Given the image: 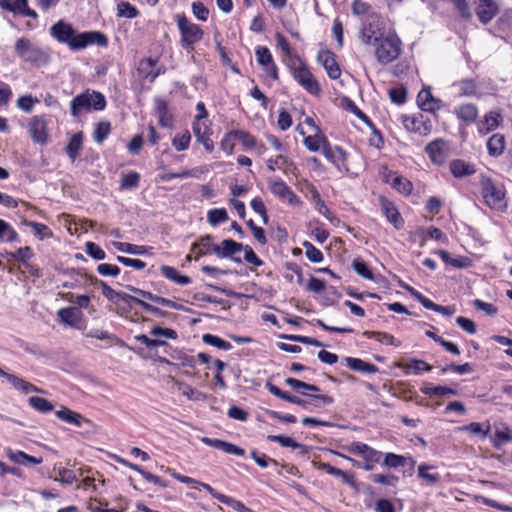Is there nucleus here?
Returning <instances> with one entry per match:
<instances>
[{
  "mask_svg": "<svg viewBox=\"0 0 512 512\" xmlns=\"http://www.w3.org/2000/svg\"><path fill=\"white\" fill-rule=\"evenodd\" d=\"M29 405L40 413H49L53 410V404L45 398L33 396L28 399Z\"/></svg>",
  "mask_w": 512,
  "mask_h": 512,
  "instance_id": "56",
  "label": "nucleus"
},
{
  "mask_svg": "<svg viewBox=\"0 0 512 512\" xmlns=\"http://www.w3.org/2000/svg\"><path fill=\"white\" fill-rule=\"evenodd\" d=\"M312 202L314 204V208L318 213L323 215L327 220H329L332 224L339 223V219L331 212V210L327 207L325 202L322 200L320 194L317 191L312 193Z\"/></svg>",
  "mask_w": 512,
  "mask_h": 512,
  "instance_id": "34",
  "label": "nucleus"
},
{
  "mask_svg": "<svg viewBox=\"0 0 512 512\" xmlns=\"http://www.w3.org/2000/svg\"><path fill=\"white\" fill-rule=\"evenodd\" d=\"M161 274L168 280L172 281L177 285H189L192 281L191 278L186 275H181L179 271L168 265H162L160 267Z\"/></svg>",
  "mask_w": 512,
  "mask_h": 512,
  "instance_id": "30",
  "label": "nucleus"
},
{
  "mask_svg": "<svg viewBox=\"0 0 512 512\" xmlns=\"http://www.w3.org/2000/svg\"><path fill=\"white\" fill-rule=\"evenodd\" d=\"M455 115L467 124L475 122L478 117V109L474 104H462L454 109Z\"/></svg>",
  "mask_w": 512,
  "mask_h": 512,
  "instance_id": "29",
  "label": "nucleus"
},
{
  "mask_svg": "<svg viewBox=\"0 0 512 512\" xmlns=\"http://www.w3.org/2000/svg\"><path fill=\"white\" fill-rule=\"evenodd\" d=\"M117 15L119 17L133 19L137 17L138 10L129 2L122 1L117 5Z\"/></svg>",
  "mask_w": 512,
  "mask_h": 512,
  "instance_id": "61",
  "label": "nucleus"
},
{
  "mask_svg": "<svg viewBox=\"0 0 512 512\" xmlns=\"http://www.w3.org/2000/svg\"><path fill=\"white\" fill-rule=\"evenodd\" d=\"M54 471L57 472V475L54 477V480L61 482L63 484H72L77 480L78 476L84 475V471L82 468H79L77 471H74L66 467L55 466Z\"/></svg>",
  "mask_w": 512,
  "mask_h": 512,
  "instance_id": "27",
  "label": "nucleus"
},
{
  "mask_svg": "<svg viewBox=\"0 0 512 512\" xmlns=\"http://www.w3.org/2000/svg\"><path fill=\"white\" fill-rule=\"evenodd\" d=\"M237 130H231L224 134L220 141V149L227 155H232L236 145Z\"/></svg>",
  "mask_w": 512,
  "mask_h": 512,
  "instance_id": "48",
  "label": "nucleus"
},
{
  "mask_svg": "<svg viewBox=\"0 0 512 512\" xmlns=\"http://www.w3.org/2000/svg\"><path fill=\"white\" fill-rule=\"evenodd\" d=\"M367 339H373L381 344L399 347L401 345L400 340L396 339L393 335L386 332L379 331H365L363 333Z\"/></svg>",
  "mask_w": 512,
  "mask_h": 512,
  "instance_id": "37",
  "label": "nucleus"
},
{
  "mask_svg": "<svg viewBox=\"0 0 512 512\" xmlns=\"http://www.w3.org/2000/svg\"><path fill=\"white\" fill-rule=\"evenodd\" d=\"M106 107V99L104 95L97 91L86 90L85 92L74 97L70 103L71 115L78 117L82 113L92 110L101 111Z\"/></svg>",
  "mask_w": 512,
  "mask_h": 512,
  "instance_id": "4",
  "label": "nucleus"
},
{
  "mask_svg": "<svg viewBox=\"0 0 512 512\" xmlns=\"http://www.w3.org/2000/svg\"><path fill=\"white\" fill-rule=\"evenodd\" d=\"M38 103V98L33 97L32 95H23L18 98L16 106L23 112L30 113L33 110L34 106Z\"/></svg>",
  "mask_w": 512,
  "mask_h": 512,
  "instance_id": "60",
  "label": "nucleus"
},
{
  "mask_svg": "<svg viewBox=\"0 0 512 512\" xmlns=\"http://www.w3.org/2000/svg\"><path fill=\"white\" fill-rule=\"evenodd\" d=\"M380 34L371 24H364L360 31V39L364 44L374 45L378 38H380Z\"/></svg>",
  "mask_w": 512,
  "mask_h": 512,
  "instance_id": "52",
  "label": "nucleus"
},
{
  "mask_svg": "<svg viewBox=\"0 0 512 512\" xmlns=\"http://www.w3.org/2000/svg\"><path fill=\"white\" fill-rule=\"evenodd\" d=\"M318 469L326 472L329 475H333L335 477H339L346 484H349V485H353L354 484V480H353V476L352 475L348 474L347 472H345V471H343L341 469H338V468L330 465L329 463H324V462L320 463L318 465Z\"/></svg>",
  "mask_w": 512,
  "mask_h": 512,
  "instance_id": "41",
  "label": "nucleus"
},
{
  "mask_svg": "<svg viewBox=\"0 0 512 512\" xmlns=\"http://www.w3.org/2000/svg\"><path fill=\"white\" fill-rule=\"evenodd\" d=\"M480 188L483 201L488 207L496 211L506 209V192L502 183L483 175L480 179Z\"/></svg>",
  "mask_w": 512,
  "mask_h": 512,
  "instance_id": "3",
  "label": "nucleus"
},
{
  "mask_svg": "<svg viewBox=\"0 0 512 512\" xmlns=\"http://www.w3.org/2000/svg\"><path fill=\"white\" fill-rule=\"evenodd\" d=\"M450 171L455 177L461 178L473 174L475 169L473 165L463 160H454L450 163Z\"/></svg>",
  "mask_w": 512,
  "mask_h": 512,
  "instance_id": "43",
  "label": "nucleus"
},
{
  "mask_svg": "<svg viewBox=\"0 0 512 512\" xmlns=\"http://www.w3.org/2000/svg\"><path fill=\"white\" fill-rule=\"evenodd\" d=\"M215 247H217V244L213 242L212 236L206 235L201 237L197 242L193 243L191 250L197 251L195 260H198L204 255L214 253Z\"/></svg>",
  "mask_w": 512,
  "mask_h": 512,
  "instance_id": "25",
  "label": "nucleus"
},
{
  "mask_svg": "<svg viewBox=\"0 0 512 512\" xmlns=\"http://www.w3.org/2000/svg\"><path fill=\"white\" fill-rule=\"evenodd\" d=\"M322 153L328 161L333 163H338L345 160V152L343 149L340 147L332 148L329 143L324 146Z\"/></svg>",
  "mask_w": 512,
  "mask_h": 512,
  "instance_id": "54",
  "label": "nucleus"
},
{
  "mask_svg": "<svg viewBox=\"0 0 512 512\" xmlns=\"http://www.w3.org/2000/svg\"><path fill=\"white\" fill-rule=\"evenodd\" d=\"M49 118L46 115L33 116L28 123L29 135L33 142L45 145L49 140Z\"/></svg>",
  "mask_w": 512,
  "mask_h": 512,
  "instance_id": "8",
  "label": "nucleus"
},
{
  "mask_svg": "<svg viewBox=\"0 0 512 512\" xmlns=\"http://www.w3.org/2000/svg\"><path fill=\"white\" fill-rule=\"evenodd\" d=\"M402 123L407 131L417 133L421 136H427L432 131L431 121L423 116H403Z\"/></svg>",
  "mask_w": 512,
  "mask_h": 512,
  "instance_id": "11",
  "label": "nucleus"
},
{
  "mask_svg": "<svg viewBox=\"0 0 512 512\" xmlns=\"http://www.w3.org/2000/svg\"><path fill=\"white\" fill-rule=\"evenodd\" d=\"M83 144V135L81 132L75 133L69 139L65 151L72 162H74L80 154Z\"/></svg>",
  "mask_w": 512,
  "mask_h": 512,
  "instance_id": "38",
  "label": "nucleus"
},
{
  "mask_svg": "<svg viewBox=\"0 0 512 512\" xmlns=\"http://www.w3.org/2000/svg\"><path fill=\"white\" fill-rule=\"evenodd\" d=\"M255 55L259 65L274 80L278 79V69L273 60L270 50L265 46H258L255 49Z\"/></svg>",
  "mask_w": 512,
  "mask_h": 512,
  "instance_id": "13",
  "label": "nucleus"
},
{
  "mask_svg": "<svg viewBox=\"0 0 512 512\" xmlns=\"http://www.w3.org/2000/svg\"><path fill=\"white\" fill-rule=\"evenodd\" d=\"M501 115L497 112L490 111L482 121L478 123V131L481 134H487L496 129L501 122Z\"/></svg>",
  "mask_w": 512,
  "mask_h": 512,
  "instance_id": "32",
  "label": "nucleus"
},
{
  "mask_svg": "<svg viewBox=\"0 0 512 512\" xmlns=\"http://www.w3.org/2000/svg\"><path fill=\"white\" fill-rule=\"evenodd\" d=\"M406 375H419L432 370V366L421 359L411 358L398 364Z\"/></svg>",
  "mask_w": 512,
  "mask_h": 512,
  "instance_id": "20",
  "label": "nucleus"
},
{
  "mask_svg": "<svg viewBox=\"0 0 512 512\" xmlns=\"http://www.w3.org/2000/svg\"><path fill=\"white\" fill-rule=\"evenodd\" d=\"M421 392L428 396H438V397L457 394V391L452 388H449L447 386H441V385L435 386L432 384L424 385L421 388Z\"/></svg>",
  "mask_w": 512,
  "mask_h": 512,
  "instance_id": "47",
  "label": "nucleus"
},
{
  "mask_svg": "<svg viewBox=\"0 0 512 512\" xmlns=\"http://www.w3.org/2000/svg\"><path fill=\"white\" fill-rule=\"evenodd\" d=\"M7 456L12 462H14L16 464L24 465V466L38 465L43 462L42 458H37V457L31 456V455H28L25 452L19 451V450H17V451L9 450L7 453Z\"/></svg>",
  "mask_w": 512,
  "mask_h": 512,
  "instance_id": "33",
  "label": "nucleus"
},
{
  "mask_svg": "<svg viewBox=\"0 0 512 512\" xmlns=\"http://www.w3.org/2000/svg\"><path fill=\"white\" fill-rule=\"evenodd\" d=\"M51 36L60 43L67 44L71 50H82L91 45L106 47L108 38L100 31H87L76 34L71 24L62 20L50 28Z\"/></svg>",
  "mask_w": 512,
  "mask_h": 512,
  "instance_id": "1",
  "label": "nucleus"
},
{
  "mask_svg": "<svg viewBox=\"0 0 512 512\" xmlns=\"http://www.w3.org/2000/svg\"><path fill=\"white\" fill-rule=\"evenodd\" d=\"M499 7L494 0H476L475 12L479 21L489 23L498 13Z\"/></svg>",
  "mask_w": 512,
  "mask_h": 512,
  "instance_id": "14",
  "label": "nucleus"
},
{
  "mask_svg": "<svg viewBox=\"0 0 512 512\" xmlns=\"http://www.w3.org/2000/svg\"><path fill=\"white\" fill-rule=\"evenodd\" d=\"M345 361L347 366L354 371H359L366 374H374L378 372L377 366L362 359L347 357Z\"/></svg>",
  "mask_w": 512,
  "mask_h": 512,
  "instance_id": "36",
  "label": "nucleus"
},
{
  "mask_svg": "<svg viewBox=\"0 0 512 512\" xmlns=\"http://www.w3.org/2000/svg\"><path fill=\"white\" fill-rule=\"evenodd\" d=\"M156 114L159 119V124L162 127H171L173 123V117L168 110L167 103L163 100H157L156 102Z\"/></svg>",
  "mask_w": 512,
  "mask_h": 512,
  "instance_id": "45",
  "label": "nucleus"
},
{
  "mask_svg": "<svg viewBox=\"0 0 512 512\" xmlns=\"http://www.w3.org/2000/svg\"><path fill=\"white\" fill-rule=\"evenodd\" d=\"M14 51L21 61L37 67L48 64L50 60L48 49L38 46L26 37H20L15 41Z\"/></svg>",
  "mask_w": 512,
  "mask_h": 512,
  "instance_id": "2",
  "label": "nucleus"
},
{
  "mask_svg": "<svg viewBox=\"0 0 512 512\" xmlns=\"http://www.w3.org/2000/svg\"><path fill=\"white\" fill-rule=\"evenodd\" d=\"M243 250V245L232 239H225L217 247L214 248V254L219 258H230L233 255L240 253Z\"/></svg>",
  "mask_w": 512,
  "mask_h": 512,
  "instance_id": "23",
  "label": "nucleus"
},
{
  "mask_svg": "<svg viewBox=\"0 0 512 512\" xmlns=\"http://www.w3.org/2000/svg\"><path fill=\"white\" fill-rule=\"evenodd\" d=\"M417 104L421 110L434 113L441 109L442 102L433 97L430 89L423 88L417 95Z\"/></svg>",
  "mask_w": 512,
  "mask_h": 512,
  "instance_id": "16",
  "label": "nucleus"
},
{
  "mask_svg": "<svg viewBox=\"0 0 512 512\" xmlns=\"http://www.w3.org/2000/svg\"><path fill=\"white\" fill-rule=\"evenodd\" d=\"M445 149L446 143L442 139H436L430 142L426 147L425 151L433 163L441 164L445 160Z\"/></svg>",
  "mask_w": 512,
  "mask_h": 512,
  "instance_id": "24",
  "label": "nucleus"
},
{
  "mask_svg": "<svg viewBox=\"0 0 512 512\" xmlns=\"http://www.w3.org/2000/svg\"><path fill=\"white\" fill-rule=\"evenodd\" d=\"M303 246L305 248V254L308 260L313 263H320L323 260L322 252L313 246L310 242H304Z\"/></svg>",
  "mask_w": 512,
  "mask_h": 512,
  "instance_id": "64",
  "label": "nucleus"
},
{
  "mask_svg": "<svg viewBox=\"0 0 512 512\" xmlns=\"http://www.w3.org/2000/svg\"><path fill=\"white\" fill-rule=\"evenodd\" d=\"M178 390L181 394L192 401H203L206 399V395L201 391L193 388L192 386L185 383H178Z\"/></svg>",
  "mask_w": 512,
  "mask_h": 512,
  "instance_id": "51",
  "label": "nucleus"
},
{
  "mask_svg": "<svg viewBox=\"0 0 512 512\" xmlns=\"http://www.w3.org/2000/svg\"><path fill=\"white\" fill-rule=\"evenodd\" d=\"M175 22L180 33V45L191 52L204 37L203 29L188 19L185 14H176Z\"/></svg>",
  "mask_w": 512,
  "mask_h": 512,
  "instance_id": "5",
  "label": "nucleus"
},
{
  "mask_svg": "<svg viewBox=\"0 0 512 512\" xmlns=\"http://www.w3.org/2000/svg\"><path fill=\"white\" fill-rule=\"evenodd\" d=\"M346 450L354 455L361 456L364 461L369 463H379L383 453L363 442H352L346 447Z\"/></svg>",
  "mask_w": 512,
  "mask_h": 512,
  "instance_id": "10",
  "label": "nucleus"
},
{
  "mask_svg": "<svg viewBox=\"0 0 512 512\" xmlns=\"http://www.w3.org/2000/svg\"><path fill=\"white\" fill-rule=\"evenodd\" d=\"M384 460L382 465L387 468L397 469L406 465L414 467L416 461L411 456L399 455L392 452L383 454Z\"/></svg>",
  "mask_w": 512,
  "mask_h": 512,
  "instance_id": "21",
  "label": "nucleus"
},
{
  "mask_svg": "<svg viewBox=\"0 0 512 512\" xmlns=\"http://www.w3.org/2000/svg\"><path fill=\"white\" fill-rule=\"evenodd\" d=\"M0 376L5 377L16 390L22 391L23 393H26V394L31 393V392L43 393V390L36 387L35 385L25 381L22 378H19L16 375L6 373L1 368H0Z\"/></svg>",
  "mask_w": 512,
  "mask_h": 512,
  "instance_id": "22",
  "label": "nucleus"
},
{
  "mask_svg": "<svg viewBox=\"0 0 512 512\" xmlns=\"http://www.w3.org/2000/svg\"><path fill=\"white\" fill-rule=\"evenodd\" d=\"M373 46L375 56L381 64L394 61L401 53V40L394 32L380 34V38Z\"/></svg>",
  "mask_w": 512,
  "mask_h": 512,
  "instance_id": "6",
  "label": "nucleus"
},
{
  "mask_svg": "<svg viewBox=\"0 0 512 512\" xmlns=\"http://www.w3.org/2000/svg\"><path fill=\"white\" fill-rule=\"evenodd\" d=\"M202 340L205 344L216 347L220 350L229 351L232 349L230 342L213 334H204Z\"/></svg>",
  "mask_w": 512,
  "mask_h": 512,
  "instance_id": "55",
  "label": "nucleus"
},
{
  "mask_svg": "<svg viewBox=\"0 0 512 512\" xmlns=\"http://www.w3.org/2000/svg\"><path fill=\"white\" fill-rule=\"evenodd\" d=\"M436 467L422 463L417 468V476L423 485L435 486L441 480V475L435 471Z\"/></svg>",
  "mask_w": 512,
  "mask_h": 512,
  "instance_id": "19",
  "label": "nucleus"
},
{
  "mask_svg": "<svg viewBox=\"0 0 512 512\" xmlns=\"http://www.w3.org/2000/svg\"><path fill=\"white\" fill-rule=\"evenodd\" d=\"M238 140L244 149L249 150L257 147L256 138L245 130H237Z\"/></svg>",
  "mask_w": 512,
  "mask_h": 512,
  "instance_id": "63",
  "label": "nucleus"
},
{
  "mask_svg": "<svg viewBox=\"0 0 512 512\" xmlns=\"http://www.w3.org/2000/svg\"><path fill=\"white\" fill-rule=\"evenodd\" d=\"M0 5L3 9L15 14L36 18L37 13L28 7V0H1Z\"/></svg>",
  "mask_w": 512,
  "mask_h": 512,
  "instance_id": "18",
  "label": "nucleus"
},
{
  "mask_svg": "<svg viewBox=\"0 0 512 512\" xmlns=\"http://www.w3.org/2000/svg\"><path fill=\"white\" fill-rule=\"evenodd\" d=\"M100 286H101L102 294L104 295V297L113 303H118L119 301H124V302L132 301L133 302L134 296H131L130 294H127L124 292H118V291L114 290L113 288H111L107 283H105L103 281L100 282Z\"/></svg>",
  "mask_w": 512,
  "mask_h": 512,
  "instance_id": "35",
  "label": "nucleus"
},
{
  "mask_svg": "<svg viewBox=\"0 0 512 512\" xmlns=\"http://www.w3.org/2000/svg\"><path fill=\"white\" fill-rule=\"evenodd\" d=\"M110 131L109 122H99L94 129L93 138L97 143H101L108 137Z\"/></svg>",
  "mask_w": 512,
  "mask_h": 512,
  "instance_id": "62",
  "label": "nucleus"
},
{
  "mask_svg": "<svg viewBox=\"0 0 512 512\" xmlns=\"http://www.w3.org/2000/svg\"><path fill=\"white\" fill-rule=\"evenodd\" d=\"M327 143V138L321 129H316L313 135L305 136L303 140L304 146L311 152L322 150Z\"/></svg>",
  "mask_w": 512,
  "mask_h": 512,
  "instance_id": "26",
  "label": "nucleus"
},
{
  "mask_svg": "<svg viewBox=\"0 0 512 512\" xmlns=\"http://www.w3.org/2000/svg\"><path fill=\"white\" fill-rule=\"evenodd\" d=\"M228 219V213L224 208H214L207 212V221L211 226L225 223Z\"/></svg>",
  "mask_w": 512,
  "mask_h": 512,
  "instance_id": "49",
  "label": "nucleus"
},
{
  "mask_svg": "<svg viewBox=\"0 0 512 512\" xmlns=\"http://www.w3.org/2000/svg\"><path fill=\"white\" fill-rule=\"evenodd\" d=\"M317 61L324 67L327 75L331 79H338L341 75V69L336 61L335 54L328 50L322 49L318 52Z\"/></svg>",
  "mask_w": 512,
  "mask_h": 512,
  "instance_id": "12",
  "label": "nucleus"
},
{
  "mask_svg": "<svg viewBox=\"0 0 512 512\" xmlns=\"http://www.w3.org/2000/svg\"><path fill=\"white\" fill-rule=\"evenodd\" d=\"M112 245L118 251L132 255H146L149 254L151 250V247L126 242H113Z\"/></svg>",
  "mask_w": 512,
  "mask_h": 512,
  "instance_id": "39",
  "label": "nucleus"
},
{
  "mask_svg": "<svg viewBox=\"0 0 512 512\" xmlns=\"http://www.w3.org/2000/svg\"><path fill=\"white\" fill-rule=\"evenodd\" d=\"M444 263L455 268H466L468 266L467 257H453L449 252L445 250H437L435 252Z\"/></svg>",
  "mask_w": 512,
  "mask_h": 512,
  "instance_id": "46",
  "label": "nucleus"
},
{
  "mask_svg": "<svg viewBox=\"0 0 512 512\" xmlns=\"http://www.w3.org/2000/svg\"><path fill=\"white\" fill-rule=\"evenodd\" d=\"M452 89L457 97L474 96L477 85L472 79H462L452 84Z\"/></svg>",
  "mask_w": 512,
  "mask_h": 512,
  "instance_id": "28",
  "label": "nucleus"
},
{
  "mask_svg": "<svg viewBox=\"0 0 512 512\" xmlns=\"http://www.w3.org/2000/svg\"><path fill=\"white\" fill-rule=\"evenodd\" d=\"M269 189L272 194L283 201H287L291 205L301 204L300 198L293 190L280 178L269 181Z\"/></svg>",
  "mask_w": 512,
  "mask_h": 512,
  "instance_id": "9",
  "label": "nucleus"
},
{
  "mask_svg": "<svg viewBox=\"0 0 512 512\" xmlns=\"http://www.w3.org/2000/svg\"><path fill=\"white\" fill-rule=\"evenodd\" d=\"M510 441H512V429H510L505 424L496 427L494 435L492 437V443L494 447L500 448L501 446L505 445Z\"/></svg>",
  "mask_w": 512,
  "mask_h": 512,
  "instance_id": "40",
  "label": "nucleus"
},
{
  "mask_svg": "<svg viewBox=\"0 0 512 512\" xmlns=\"http://www.w3.org/2000/svg\"><path fill=\"white\" fill-rule=\"evenodd\" d=\"M290 68L295 81L308 93L312 95H318L320 93L321 88L317 80L302 60L297 59L293 61Z\"/></svg>",
  "mask_w": 512,
  "mask_h": 512,
  "instance_id": "7",
  "label": "nucleus"
},
{
  "mask_svg": "<svg viewBox=\"0 0 512 512\" xmlns=\"http://www.w3.org/2000/svg\"><path fill=\"white\" fill-rule=\"evenodd\" d=\"M353 270L361 277L367 280L374 281V274L370 267L361 259L355 258L352 262Z\"/></svg>",
  "mask_w": 512,
  "mask_h": 512,
  "instance_id": "57",
  "label": "nucleus"
},
{
  "mask_svg": "<svg viewBox=\"0 0 512 512\" xmlns=\"http://www.w3.org/2000/svg\"><path fill=\"white\" fill-rule=\"evenodd\" d=\"M391 186L403 195H409L413 189L412 183L408 179L397 175L393 177Z\"/></svg>",
  "mask_w": 512,
  "mask_h": 512,
  "instance_id": "58",
  "label": "nucleus"
},
{
  "mask_svg": "<svg viewBox=\"0 0 512 512\" xmlns=\"http://www.w3.org/2000/svg\"><path fill=\"white\" fill-rule=\"evenodd\" d=\"M490 424L487 423H478L472 422L468 425L461 426L458 428L460 432H469L474 435H479L481 438H486L490 433Z\"/></svg>",
  "mask_w": 512,
  "mask_h": 512,
  "instance_id": "44",
  "label": "nucleus"
},
{
  "mask_svg": "<svg viewBox=\"0 0 512 512\" xmlns=\"http://www.w3.org/2000/svg\"><path fill=\"white\" fill-rule=\"evenodd\" d=\"M381 209L387 221L391 223L395 229L400 230L404 227V220L396 206L391 201L382 198Z\"/></svg>",
  "mask_w": 512,
  "mask_h": 512,
  "instance_id": "17",
  "label": "nucleus"
},
{
  "mask_svg": "<svg viewBox=\"0 0 512 512\" xmlns=\"http://www.w3.org/2000/svg\"><path fill=\"white\" fill-rule=\"evenodd\" d=\"M18 240V233L15 229L5 220L0 219V241L1 242H16Z\"/></svg>",
  "mask_w": 512,
  "mask_h": 512,
  "instance_id": "50",
  "label": "nucleus"
},
{
  "mask_svg": "<svg viewBox=\"0 0 512 512\" xmlns=\"http://www.w3.org/2000/svg\"><path fill=\"white\" fill-rule=\"evenodd\" d=\"M83 314L77 307L61 308L57 312V319L61 324L72 328H78Z\"/></svg>",
  "mask_w": 512,
  "mask_h": 512,
  "instance_id": "15",
  "label": "nucleus"
},
{
  "mask_svg": "<svg viewBox=\"0 0 512 512\" xmlns=\"http://www.w3.org/2000/svg\"><path fill=\"white\" fill-rule=\"evenodd\" d=\"M55 414L60 420L66 423L73 424L77 427L81 426L82 417L68 408H62L56 411Z\"/></svg>",
  "mask_w": 512,
  "mask_h": 512,
  "instance_id": "53",
  "label": "nucleus"
},
{
  "mask_svg": "<svg viewBox=\"0 0 512 512\" xmlns=\"http://www.w3.org/2000/svg\"><path fill=\"white\" fill-rule=\"evenodd\" d=\"M191 141V135L189 131L176 134L172 139V145L177 151H184L188 149Z\"/></svg>",
  "mask_w": 512,
  "mask_h": 512,
  "instance_id": "59",
  "label": "nucleus"
},
{
  "mask_svg": "<svg viewBox=\"0 0 512 512\" xmlns=\"http://www.w3.org/2000/svg\"><path fill=\"white\" fill-rule=\"evenodd\" d=\"M495 33L503 39L512 37V12L504 13L498 19L495 27Z\"/></svg>",
  "mask_w": 512,
  "mask_h": 512,
  "instance_id": "31",
  "label": "nucleus"
},
{
  "mask_svg": "<svg viewBox=\"0 0 512 512\" xmlns=\"http://www.w3.org/2000/svg\"><path fill=\"white\" fill-rule=\"evenodd\" d=\"M505 148V137L502 134H494L487 141V149L491 156H499Z\"/></svg>",
  "mask_w": 512,
  "mask_h": 512,
  "instance_id": "42",
  "label": "nucleus"
}]
</instances>
